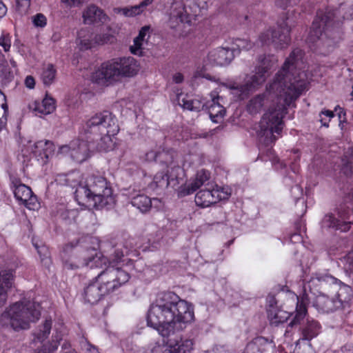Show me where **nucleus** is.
<instances>
[{
    "mask_svg": "<svg viewBox=\"0 0 353 353\" xmlns=\"http://www.w3.org/2000/svg\"><path fill=\"white\" fill-rule=\"evenodd\" d=\"M195 157L189 154L185 157L183 167L181 168L176 165V162L173 164L166 165L168 174L163 172L157 173L153 179L152 188H166L168 185L174 186L176 183H179V179H182L184 175V168L191 166L194 163Z\"/></svg>",
    "mask_w": 353,
    "mask_h": 353,
    "instance_id": "obj_14",
    "label": "nucleus"
},
{
    "mask_svg": "<svg viewBox=\"0 0 353 353\" xmlns=\"http://www.w3.org/2000/svg\"><path fill=\"white\" fill-rule=\"evenodd\" d=\"M268 318L271 324L277 325L285 322L293 314L282 310L279 307L276 309H267Z\"/></svg>",
    "mask_w": 353,
    "mask_h": 353,
    "instance_id": "obj_35",
    "label": "nucleus"
},
{
    "mask_svg": "<svg viewBox=\"0 0 353 353\" xmlns=\"http://www.w3.org/2000/svg\"><path fill=\"white\" fill-rule=\"evenodd\" d=\"M85 0H61V2L67 7L73 8L79 7L82 5Z\"/></svg>",
    "mask_w": 353,
    "mask_h": 353,
    "instance_id": "obj_47",
    "label": "nucleus"
},
{
    "mask_svg": "<svg viewBox=\"0 0 353 353\" xmlns=\"http://www.w3.org/2000/svg\"><path fill=\"white\" fill-rule=\"evenodd\" d=\"M8 105L4 94L0 90V131L7 123Z\"/></svg>",
    "mask_w": 353,
    "mask_h": 353,
    "instance_id": "obj_41",
    "label": "nucleus"
},
{
    "mask_svg": "<svg viewBox=\"0 0 353 353\" xmlns=\"http://www.w3.org/2000/svg\"><path fill=\"white\" fill-rule=\"evenodd\" d=\"M28 108L35 115L41 116L50 114L53 112L56 108L55 100L46 94L41 101H34L29 104Z\"/></svg>",
    "mask_w": 353,
    "mask_h": 353,
    "instance_id": "obj_28",
    "label": "nucleus"
},
{
    "mask_svg": "<svg viewBox=\"0 0 353 353\" xmlns=\"http://www.w3.org/2000/svg\"><path fill=\"white\" fill-rule=\"evenodd\" d=\"M268 308L267 309H276V299L273 296H269L267 298Z\"/></svg>",
    "mask_w": 353,
    "mask_h": 353,
    "instance_id": "obj_48",
    "label": "nucleus"
},
{
    "mask_svg": "<svg viewBox=\"0 0 353 353\" xmlns=\"http://www.w3.org/2000/svg\"><path fill=\"white\" fill-rule=\"evenodd\" d=\"M32 243L35 249L37 250L42 264L44 266L48 268L51 263L48 248L41 242H40L39 243L38 242H36L34 239H33Z\"/></svg>",
    "mask_w": 353,
    "mask_h": 353,
    "instance_id": "obj_38",
    "label": "nucleus"
},
{
    "mask_svg": "<svg viewBox=\"0 0 353 353\" xmlns=\"http://www.w3.org/2000/svg\"><path fill=\"white\" fill-rule=\"evenodd\" d=\"M41 316V306L34 301L23 299L8 307L0 317L2 325L10 326L15 331L28 330Z\"/></svg>",
    "mask_w": 353,
    "mask_h": 353,
    "instance_id": "obj_8",
    "label": "nucleus"
},
{
    "mask_svg": "<svg viewBox=\"0 0 353 353\" xmlns=\"http://www.w3.org/2000/svg\"><path fill=\"white\" fill-rule=\"evenodd\" d=\"M119 128L116 117L110 112L105 111L91 117L83 125L81 134L90 140L94 137H101L97 150L99 152H109L114 149V136L119 132Z\"/></svg>",
    "mask_w": 353,
    "mask_h": 353,
    "instance_id": "obj_5",
    "label": "nucleus"
},
{
    "mask_svg": "<svg viewBox=\"0 0 353 353\" xmlns=\"http://www.w3.org/2000/svg\"><path fill=\"white\" fill-rule=\"evenodd\" d=\"M154 0H142L139 5L140 6L142 10L144 12L146 7L151 5Z\"/></svg>",
    "mask_w": 353,
    "mask_h": 353,
    "instance_id": "obj_51",
    "label": "nucleus"
},
{
    "mask_svg": "<svg viewBox=\"0 0 353 353\" xmlns=\"http://www.w3.org/2000/svg\"><path fill=\"white\" fill-rule=\"evenodd\" d=\"M150 38V27L143 26L139 31V34L134 39L133 44L130 46V50L133 54L142 55L143 50L148 45Z\"/></svg>",
    "mask_w": 353,
    "mask_h": 353,
    "instance_id": "obj_30",
    "label": "nucleus"
},
{
    "mask_svg": "<svg viewBox=\"0 0 353 353\" xmlns=\"http://www.w3.org/2000/svg\"><path fill=\"white\" fill-rule=\"evenodd\" d=\"M351 95L353 97V85H352V88Z\"/></svg>",
    "mask_w": 353,
    "mask_h": 353,
    "instance_id": "obj_59",
    "label": "nucleus"
},
{
    "mask_svg": "<svg viewBox=\"0 0 353 353\" xmlns=\"http://www.w3.org/2000/svg\"><path fill=\"white\" fill-rule=\"evenodd\" d=\"M252 48V45L251 43L243 39H236L230 48H234V56H235L236 53H239L242 50H248Z\"/></svg>",
    "mask_w": 353,
    "mask_h": 353,
    "instance_id": "obj_42",
    "label": "nucleus"
},
{
    "mask_svg": "<svg viewBox=\"0 0 353 353\" xmlns=\"http://www.w3.org/2000/svg\"><path fill=\"white\" fill-rule=\"evenodd\" d=\"M146 159L149 161H158L165 165L173 164L176 162L177 154L174 152L162 151L156 153L153 151L148 152L145 155Z\"/></svg>",
    "mask_w": 353,
    "mask_h": 353,
    "instance_id": "obj_34",
    "label": "nucleus"
},
{
    "mask_svg": "<svg viewBox=\"0 0 353 353\" xmlns=\"http://www.w3.org/2000/svg\"><path fill=\"white\" fill-rule=\"evenodd\" d=\"M290 30L291 24L288 18L286 21L279 26L277 31L272 28H268L261 32L255 45L258 47L272 45L276 49L285 48L290 41Z\"/></svg>",
    "mask_w": 353,
    "mask_h": 353,
    "instance_id": "obj_12",
    "label": "nucleus"
},
{
    "mask_svg": "<svg viewBox=\"0 0 353 353\" xmlns=\"http://www.w3.org/2000/svg\"><path fill=\"white\" fill-rule=\"evenodd\" d=\"M32 22L34 26L43 28L46 26L47 19L43 14H37L32 17Z\"/></svg>",
    "mask_w": 353,
    "mask_h": 353,
    "instance_id": "obj_46",
    "label": "nucleus"
},
{
    "mask_svg": "<svg viewBox=\"0 0 353 353\" xmlns=\"http://www.w3.org/2000/svg\"><path fill=\"white\" fill-rule=\"evenodd\" d=\"M283 1H284L282 5H281V6H287L288 5L289 6H292V5H294V4H296L297 2L299 1V0H282Z\"/></svg>",
    "mask_w": 353,
    "mask_h": 353,
    "instance_id": "obj_56",
    "label": "nucleus"
},
{
    "mask_svg": "<svg viewBox=\"0 0 353 353\" xmlns=\"http://www.w3.org/2000/svg\"><path fill=\"white\" fill-rule=\"evenodd\" d=\"M54 149V145L52 142L41 140L37 142L28 141V145L21 151L25 157L32 155L38 160L41 159L43 162H46L52 157Z\"/></svg>",
    "mask_w": 353,
    "mask_h": 353,
    "instance_id": "obj_19",
    "label": "nucleus"
},
{
    "mask_svg": "<svg viewBox=\"0 0 353 353\" xmlns=\"http://www.w3.org/2000/svg\"><path fill=\"white\" fill-rule=\"evenodd\" d=\"M344 268L350 274H353V250L344 259Z\"/></svg>",
    "mask_w": 353,
    "mask_h": 353,
    "instance_id": "obj_45",
    "label": "nucleus"
},
{
    "mask_svg": "<svg viewBox=\"0 0 353 353\" xmlns=\"http://www.w3.org/2000/svg\"><path fill=\"white\" fill-rule=\"evenodd\" d=\"M90 241L94 245L91 248H88L83 252V260L79 259L76 251H72L70 255H68L70 248L66 246L63 255L65 268L76 270L83 266H87L90 269L101 268L104 270L109 267H113L114 268H121L122 270L128 271V266L132 265V260L125 263L127 259H125L123 250L117 249L113 256L110 259H108L100 252L97 251L99 248L98 239L90 237Z\"/></svg>",
    "mask_w": 353,
    "mask_h": 353,
    "instance_id": "obj_4",
    "label": "nucleus"
},
{
    "mask_svg": "<svg viewBox=\"0 0 353 353\" xmlns=\"http://www.w3.org/2000/svg\"><path fill=\"white\" fill-rule=\"evenodd\" d=\"M201 13L202 9L195 2L185 6L182 2L175 1L170 8L168 24L172 29L182 31L185 25L190 26Z\"/></svg>",
    "mask_w": 353,
    "mask_h": 353,
    "instance_id": "obj_11",
    "label": "nucleus"
},
{
    "mask_svg": "<svg viewBox=\"0 0 353 353\" xmlns=\"http://www.w3.org/2000/svg\"><path fill=\"white\" fill-rule=\"evenodd\" d=\"M325 283V284L334 285V290H337V298L335 301H340L341 307L347 303L352 297V289L350 286L341 283L335 277L327 273H316L310 279L308 287L310 288L311 283L316 281Z\"/></svg>",
    "mask_w": 353,
    "mask_h": 353,
    "instance_id": "obj_18",
    "label": "nucleus"
},
{
    "mask_svg": "<svg viewBox=\"0 0 353 353\" xmlns=\"http://www.w3.org/2000/svg\"><path fill=\"white\" fill-rule=\"evenodd\" d=\"M10 63L13 68H16L17 64H16V62L13 59H10Z\"/></svg>",
    "mask_w": 353,
    "mask_h": 353,
    "instance_id": "obj_58",
    "label": "nucleus"
},
{
    "mask_svg": "<svg viewBox=\"0 0 353 353\" xmlns=\"http://www.w3.org/2000/svg\"><path fill=\"white\" fill-rule=\"evenodd\" d=\"M210 98V101L204 103L201 99H192L191 96L182 92L177 94L176 96L178 104L183 108L191 111H200L205 107L211 120L214 123H219L223 118L225 110L219 103V97L216 92H212Z\"/></svg>",
    "mask_w": 353,
    "mask_h": 353,
    "instance_id": "obj_10",
    "label": "nucleus"
},
{
    "mask_svg": "<svg viewBox=\"0 0 353 353\" xmlns=\"http://www.w3.org/2000/svg\"><path fill=\"white\" fill-rule=\"evenodd\" d=\"M121 78L132 77L135 76L140 69L138 61L132 57L116 58Z\"/></svg>",
    "mask_w": 353,
    "mask_h": 353,
    "instance_id": "obj_25",
    "label": "nucleus"
},
{
    "mask_svg": "<svg viewBox=\"0 0 353 353\" xmlns=\"http://www.w3.org/2000/svg\"><path fill=\"white\" fill-rule=\"evenodd\" d=\"M299 324L294 325H298ZM299 325H302L301 333L303 340L310 341L316 337L320 332L321 326L319 323L313 319L305 316ZM290 327V325H289ZM294 327V325H293ZM292 327V326H291Z\"/></svg>",
    "mask_w": 353,
    "mask_h": 353,
    "instance_id": "obj_31",
    "label": "nucleus"
},
{
    "mask_svg": "<svg viewBox=\"0 0 353 353\" xmlns=\"http://www.w3.org/2000/svg\"><path fill=\"white\" fill-rule=\"evenodd\" d=\"M160 201L157 199H151L144 194H137L132 196L131 203L133 206L136 207L141 212H147L152 205L157 207V203Z\"/></svg>",
    "mask_w": 353,
    "mask_h": 353,
    "instance_id": "obj_32",
    "label": "nucleus"
},
{
    "mask_svg": "<svg viewBox=\"0 0 353 353\" xmlns=\"http://www.w3.org/2000/svg\"><path fill=\"white\" fill-rule=\"evenodd\" d=\"M234 48L228 46L219 47L210 50L204 60L205 65L225 66L233 60Z\"/></svg>",
    "mask_w": 353,
    "mask_h": 353,
    "instance_id": "obj_21",
    "label": "nucleus"
},
{
    "mask_svg": "<svg viewBox=\"0 0 353 353\" xmlns=\"http://www.w3.org/2000/svg\"><path fill=\"white\" fill-rule=\"evenodd\" d=\"M207 186L195 196L196 204L201 208H208L219 201L228 199L231 195V189L228 186L221 187L212 183H208Z\"/></svg>",
    "mask_w": 353,
    "mask_h": 353,
    "instance_id": "obj_15",
    "label": "nucleus"
},
{
    "mask_svg": "<svg viewBox=\"0 0 353 353\" xmlns=\"http://www.w3.org/2000/svg\"><path fill=\"white\" fill-rule=\"evenodd\" d=\"M85 346V349L88 353H99L97 348L89 343H87Z\"/></svg>",
    "mask_w": 353,
    "mask_h": 353,
    "instance_id": "obj_53",
    "label": "nucleus"
},
{
    "mask_svg": "<svg viewBox=\"0 0 353 353\" xmlns=\"http://www.w3.org/2000/svg\"><path fill=\"white\" fill-rule=\"evenodd\" d=\"M121 78L116 58L101 64L92 75V79L98 83L118 81Z\"/></svg>",
    "mask_w": 353,
    "mask_h": 353,
    "instance_id": "obj_20",
    "label": "nucleus"
},
{
    "mask_svg": "<svg viewBox=\"0 0 353 353\" xmlns=\"http://www.w3.org/2000/svg\"><path fill=\"white\" fill-rule=\"evenodd\" d=\"M310 282V280L304 285V292L301 297L290 292L287 294L289 301H292L296 304L294 315L290 322V326L300 324L306 316L307 312L306 305L308 301L312 299L310 294L314 296L313 305L319 312L328 313L341 307L340 301H335V298L329 297L321 292H317L316 293L313 291V286L318 285L319 284L323 285L325 284V283H320L316 281L315 283H311V286L309 288L308 285Z\"/></svg>",
    "mask_w": 353,
    "mask_h": 353,
    "instance_id": "obj_6",
    "label": "nucleus"
},
{
    "mask_svg": "<svg viewBox=\"0 0 353 353\" xmlns=\"http://www.w3.org/2000/svg\"><path fill=\"white\" fill-rule=\"evenodd\" d=\"M210 178V173L205 170H199L194 179L190 181L188 183L181 186L179 194L181 196L189 195L194 192L202 185H207Z\"/></svg>",
    "mask_w": 353,
    "mask_h": 353,
    "instance_id": "obj_23",
    "label": "nucleus"
},
{
    "mask_svg": "<svg viewBox=\"0 0 353 353\" xmlns=\"http://www.w3.org/2000/svg\"><path fill=\"white\" fill-rule=\"evenodd\" d=\"M76 44L81 50H90L95 47L94 37L87 28H81L77 33Z\"/></svg>",
    "mask_w": 353,
    "mask_h": 353,
    "instance_id": "obj_33",
    "label": "nucleus"
},
{
    "mask_svg": "<svg viewBox=\"0 0 353 353\" xmlns=\"http://www.w3.org/2000/svg\"><path fill=\"white\" fill-rule=\"evenodd\" d=\"M172 79L176 83H180L183 81V76L181 73L177 72L173 75Z\"/></svg>",
    "mask_w": 353,
    "mask_h": 353,
    "instance_id": "obj_52",
    "label": "nucleus"
},
{
    "mask_svg": "<svg viewBox=\"0 0 353 353\" xmlns=\"http://www.w3.org/2000/svg\"><path fill=\"white\" fill-rule=\"evenodd\" d=\"M62 180L65 185L76 188L75 199L80 205L99 209L114 203L112 189L103 176L90 175L81 179L80 173L74 171L57 179L60 183Z\"/></svg>",
    "mask_w": 353,
    "mask_h": 353,
    "instance_id": "obj_3",
    "label": "nucleus"
},
{
    "mask_svg": "<svg viewBox=\"0 0 353 353\" xmlns=\"http://www.w3.org/2000/svg\"><path fill=\"white\" fill-rule=\"evenodd\" d=\"M25 85L29 89H32L35 85L34 79L32 76L26 77L25 79Z\"/></svg>",
    "mask_w": 353,
    "mask_h": 353,
    "instance_id": "obj_49",
    "label": "nucleus"
},
{
    "mask_svg": "<svg viewBox=\"0 0 353 353\" xmlns=\"http://www.w3.org/2000/svg\"><path fill=\"white\" fill-rule=\"evenodd\" d=\"M329 19L330 17H323L322 12H318L309 33L307 41L314 43L319 49L332 46L336 43L334 39L328 38V33L325 31V27L328 26Z\"/></svg>",
    "mask_w": 353,
    "mask_h": 353,
    "instance_id": "obj_16",
    "label": "nucleus"
},
{
    "mask_svg": "<svg viewBox=\"0 0 353 353\" xmlns=\"http://www.w3.org/2000/svg\"><path fill=\"white\" fill-rule=\"evenodd\" d=\"M80 137L81 138L73 139L67 145L60 146L58 154L68 156L77 163L86 161L90 157V140L88 139L87 141H84L83 138L86 137L83 133L81 134L80 132Z\"/></svg>",
    "mask_w": 353,
    "mask_h": 353,
    "instance_id": "obj_17",
    "label": "nucleus"
},
{
    "mask_svg": "<svg viewBox=\"0 0 353 353\" xmlns=\"http://www.w3.org/2000/svg\"><path fill=\"white\" fill-rule=\"evenodd\" d=\"M52 39H53L54 41H57V40H59V34H54L52 35Z\"/></svg>",
    "mask_w": 353,
    "mask_h": 353,
    "instance_id": "obj_57",
    "label": "nucleus"
},
{
    "mask_svg": "<svg viewBox=\"0 0 353 353\" xmlns=\"http://www.w3.org/2000/svg\"><path fill=\"white\" fill-rule=\"evenodd\" d=\"M114 12L116 14H122L125 17H135L143 13V11L139 4L123 8H115Z\"/></svg>",
    "mask_w": 353,
    "mask_h": 353,
    "instance_id": "obj_37",
    "label": "nucleus"
},
{
    "mask_svg": "<svg viewBox=\"0 0 353 353\" xmlns=\"http://www.w3.org/2000/svg\"><path fill=\"white\" fill-rule=\"evenodd\" d=\"M14 278L15 276L12 270H0V307L6 304L8 292L14 288Z\"/></svg>",
    "mask_w": 353,
    "mask_h": 353,
    "instance_id": "obj_24",
    "label": "nucleus"
},
{
    "mask_svg": "<svg viewBox=\"0 0 353 353\" xmlns=\"http://www.w3.org/2000/svg\"><path fill=\"white\" fill-rule=\"evenodd\" d=\"M334 112L332 111L325 110L321 111L319 114L320 121L323 125L325 127L329 126V121L334 117Z\"/></svg>",
    "mask_w": 353,
    "mask_h": 353,
    "instance_id": "obj_44",
    "label": "nucleus"
},
{
    "mask_svg": "<svg viewBox=\"0 0 353 353\" xmlns=\"http://www.w3.org/2000/svg\"><path fill=\"white\" fill-rule=\"evenodd\" d=\"M51 327L52 321L50 319L46 320L45 322L34 332V339L38 340L39 342H43L49 336Z\"/></svg>",
    "mask_w": 353,
    "mask_h": 353,
    "instance_id": "obj_39",
    "label": "nucleus"
},
{
    "mask_svg": "<svg viewBox=\"0 0 353 353\" xmlns=\"http://www.w3.org/2000/svg\"><path fill=\"white\" fill-rule=\"evenodd\" d=\"M82 17L83 23L85 24H92L97 22L105 23L109 19L102 10L93 4L88 6L84 10Z\"/></svg>",
    "mask_w": 353,
    "mask_h": 353,
    "instance_id": "obj_29",
    "label": "nucleus"
},
{
    "mask_svg": "<svg viewBox=\"0 0 353 353\" xmlns=\"http://www.w3.org/2000/svg\"><path fill=\"white\" fill-rule=\"evenodd\" d=\"M303 65L302 50H294L267 88L266 93L252 98L247 105L248 111L254 114L261 111L269 98L276 99V104L274 103L263 115L256 130L261 141L266 145L278 139L283 128V118L287 107L306 88L307 75L301 71Z\"/></svg>",
    "mask_w": 353,
    "mask_h": 353,
    "instance_id": "obj_1",
    "label": "nucleus"
},
{
    "mask_svg": "<svg viewBox=\"0 0 353 353\" xmlns=\"http://www.w3.org/2000/svg\"><path fill=\"white\" fill-rule=\"evenodd\" d=\"M0 46L5 52H8L11 47V36L8 33L2 32L0 36Z\"/></svg>",
    "mask_w": 353,
    "mask_h": 353,
    "instance_id": "obj_43",
    "label": "nucleus"
},
{
    "mask_svg": "<svg viewBox=\"0 0 353 353\" xmlns=\"http://www.w3.org/2000/svg\"><path fill=\"white\" fill-rule=\"evenodd\" d=\"M16 1L19 7L24 8V9H27L30 4V0H16Z\"/></svg>",
    "mask_w": 353,
    "mask_h": 353,
    "instance_id": "obj_50",
    "label": "nucleus"
},
{
    "mask_svg": "<svg viewBox=\"0 0 353 353\" xmlns=\"http://www.w3.org/2000/svg\"><path fill=\"white\" fill-rule=\"evenodd\" d=\"M13 192L14 197L29 210H35L37 206V199L32 194L31 189L19 181H13Z\"/></svg>",
    "mask_w": 353,
    "mask_h": 353,
    "instance_id": "obj_22",
    "label": "nucleus"
},
{
    "mask_svg": "<svg viewBox=\"0 0 353 353\" xmlns=\"http://www.w3.org/2000/svg\"><path fill=\"white\" fill-rule=\"evenodd\" d=\"M7 13V7L6 5L0 0V19H2Z\"/></svg>",
    "mask_w": 353,
    "mask_h": 353,
    "instance_id": "obj_54",
    "label": "nucleus"
},
{
    "mask_svg": "<svg viewBox=\"0 0 353 353\" xmlns=\"http://www.w3.org/2000/svg\"><path fill=\"white\" fill-rule=\"evenodd\" d=\"M111 28L109 26L103 27L100 32L94 37L95 47L97 46H103L111 42L113 36L111 33Z\"/></svg>",
    "mask_w": 353,
    "mask_h": 353,
    "instance_id": "obj_36",
    "label": "nucleus"
},
{
    "mask_svg": "<svg viewBox=\"0 0 353 353\" xmlns=\"http://www.w3.org/2000/svg\"><path fill=\"white\" fill-rule=\"evenodd\" d=\"M66 334L65 327L62 323H57L54 326V332L52 336V340L48 345H44L41 349L35 350L32 353H54L57 351L60 341Z\"/></svg>",
    "mask_w": 353,
    "mask_h": 353,
    "instance_id": "obj_26",
    "label": "nucleus"
},
{
    "mask_svg": "<svg viewBox=\"0 0 353 353\" xmlns=\"http://www.w3.org/2000/svg\"><path fill=\"white\" fill-rule=\"evenodd\" d=\"M194 341L186 336H177L168 341L166 344L159 341L149 343L141 353H191Z\"/></svg>",
    "mask_w": 353,
    "mask_h": 353,
    "instance_id": "obj_13",
    "label": "nucleus"
},
{
    "mask_svg": "<svg viewBox=\"0 0 353 353\" xmlns=\"http://www.w3.org/2000/svg\"><path fill=\"white\" fill-rule=\"evenodd\" d=\"M290 240L291 242L294 243H300L302 241V237L301 236L300 234L294 233L290 236Z\"/></svg>",
    "mask_w": 353,
    "mask_h": 353,
    "instance_id": "obj_55",
    "label": "nucleus"
},
{
    "mask_svg": "<svg viewBox=\"0 0 353 353\" xmlns=\"http://www.w3.org/2000/svg\"><path fill=\"white\" fill-rule=\"evenodd\" d=\"M130 273L121 268L109 267L102 270L84 290L85 300L94 304L103 296L108 295L125 284L130 279Z\"/></svg>",
    "mask_w": 353,
    "mask_h": 353,
    "instance_id": "obj_7",
    "label": "nucleus"
},
{
    "mask_svg": "<svg viewBox=\"0 0 353 353\" xmlns=\"http://www.w3.org/2000/svg\"><path fill=\"white\" fill-rule=\"evenodd\" d=\"M194 321L192 303L172 292L160 294L148 312V325L156 329L163 337L182 330Z\"/></svg>",
    "mask_w": 353,
    "mask_h": 353,
    "instance_id": "obj_2",
    "label": "nucleus"
},
{
    "mask_svg": "<svg viewBox=\"0 0 353 353\" xmlns=\"http://www.w3.org/2000/svg\"><path fill=\"white\" fill-rule=\"evenodd\" d=\"M243 353H275V345L263 337H257L248 343Z\"/></svg>",
    "mask_w": 353,
    "mask_h": 353,
    "instance_id": "obj_27",
    "label": "nucleus"
},
{
    "mask_svg": "<svg viewBox=\"0 0 353 353\" xmlns=\"http://www.w3.org/2000/svg\"><path fill=\"white\" fill-rule=\"evenodd\" d=\"M273 63L270 58L264 57L259 61V65L256 67L255 73L247 75L242 82H234L229 85L231 94L238 99H243L250 92L257 89L265 81L268 75V70Z\"/></svg>",
    "mask_w": 353,
    "mask_h": 353,
    "instance_id": "obj_9",
    "label": "nucleus"
},
{
    "mask_svg": "<svg viewBox=\"0 0 353 353\" xmlns=\"http://www.w3.org/2000/svg\"><path fill=\"white\" fill-rule=\"evenodd\" d=\"M63 347H64V348H65V347H66V344H65V343H64V344L63 345Z\"/></svg>",
    "mask_w": 353,
    "mask_h": 353,
    "instance_id": "obj_60",
    "label": "nucleus"
},
{
    "mask_svg": "<svg viewBox=\"0 0 353 353\" xmlns=\"http://www.w3.org/2000/svg\"><path fill=\"white\" fill-rule=\"evenodd\" d=\"M56 70L53 65L48 64L44 66L42 73L41 79L43 83L46 85H51L55 80Z\"/></svg>",
    "mask_w": 353,
    "mask_h": 353,
    "instance_id": "obj_40",
    "label": "nucleus"
}]
</instances>
